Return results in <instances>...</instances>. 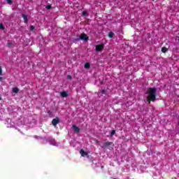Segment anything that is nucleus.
<instances>
[{
  "instance_id": "ddd939ff",
  "label": "nucleus",
  "mask_w": 179,
  "mask_h": 179,
  "mask_svg": "<svg viewBox=\"0 0 179 179\" xmlns=\"http://www.w3.org/2000/svg\"><path fill=\"white\" fill-rule=\"evenodd\" d=\"M108 37L109 38H113V37H114V33L113 31L109 32Z\"/></svg>"
},
{
  "instance_id": "f257e3e1",
  "label": "nucleus",
  "mask_w": 179,
  "mask_h": 179,
  "mask_svg": "<svg viewBox=\"0 0 179 179\" xmlns=\"http://www.w3.org/2000/svg\"><path fill=\"white\" fill-rule=\"evenodd\" d=\"M156 93H157V89L156 87H150L147 90V101L148 104H150V102L156 101Z\"/></svg>"
},
{
  "instance_id": "aec40b11",
  "label": "nucleus",
  "mask_w": 179,
  "mask_h": 179,
  "mask_svg": "<svg viewBox=\"0 0 179 179\" xmlns=\"http://www.w3.org/2000/svg\"><path fill=\"white\" fill-rule=\"evenodd\" d=\"M83 16H87V12L83 11Z\"/></svg>"
},
{
  "instance_id": "b1692460",
  "label": "nucleus",
  "mask_w": 179,
  "mask_h": 179,
  "mask_svg": "<svg viewBox=\"0 0 179 179\" xmlns=\"http://www.w3.org/2000/svg\"><path fill=\"white\" fill-rule=\"evenodd\" d=\"M48 114H49V115H51V114H52V112H51V110H48Z\"/></svg>"
},
{
  "instance_id": "dca6fc26",
  "label": "nucleus",
  "mask_w": 179,
  "mask_h": 179,
  "mask_svg": "<svg viewBox=\"0 0 179 179\" xmlns=\"http://www.w3.org/2000/svg\"><path fill=\"white\" fill-rule=\"evenodd\" d=\"M0 29H1L2 30H5V27L3 26V23L0 24Z\"/></svg>"
},
{
  "instance_id": "f3484780",
  "label": "nucleus",
  "mask_w": 179,
  "mask_h": 179,
  "mask_svg": "<svg viewBox=\"0 0 179 179\" xmlns=\"http://www.w3.org/2000/svg\"><path fill=\"white\" fill-rule=\"evenodd\" d=\"M52 6H51V5H48L46 6V9H48V10H50V9H52Z\"/></svg>"
},
{
  "instance_id": "412c9836",
  "label": "nucleus",
  "mask_w": 179,
  "mask_h": 179,
  "mask_svg": "<svg viewBox=\"0 0 179 179\" xmlns=\"http://www.w3.org/2000/svg\"><path fill=\"white\" fill-rule=\"evenodd\" d=\"M67 79H69L70 80H72V76L68 75L67 76Z\"/></svg>"
},
{
  "instance_id": "7ed1b4c3",
  "label": "nucleus",
  "mask_w": 179,
  "mask_h": 179,
  "mask_svg": "<svg viewBox=\"0 0 179 179\" xmlns=\"http://www.w3.org/2000/svg\"><path fill=\"white\" fill-rule=\"evenodd\" d=\"M103 50H104V45L99 44V45H95V51H96V52H100L101 51H103Z\"/></svg>"
},
{
  "instance_id": "6e6552de",
  "label": "nucleus",
  "mask_w": 179,
  "mask_h": 179,
  "mask_svg": "<svg viewBox=\"0 0 179 179\" xmlns=\"http://www.w3.org/2000/svg\"><path fill=\"white\" fill-rule=\"evenodd\" d=\"M111 145H113V143H112V142H110V141L105 142V143H103V148H108V146H111Z\"/></svg>"
},
{
  "instance_id": "9b49d317",
  "label": "nucleus",
  "mask_w": 179,
  "mask_h": 179,
  "mask_svg": "<svg viewBox=\"0 0 179 179\" xmlns=\"http://www.w3.org/2000/svg\"><path fill=\"white\" fill-rule=\"evenodd\" d=\"M84 68H85V69H89V68H90V63H85Z\"/></svg>"
},
{
  "instance_id": "423d86ee",
  "label": "nucleus",
  "mask_w": 179,
  "mask_h": 179,
  "mask_svg": "<svg viewBox=\"0 0 179 179\" xmlns=\"http://www.w3.org/2000/svg\"><path fill=\"white\" fill-rule=\"evenodd\" d=\"M80 154L81 155L82 157H85V156H87V157H89V154L87 152L85 151L84 149H81L80 150Z\"/></svg>"
},
{
  "instance_id": "5701e85b",
  "label": "nucleus",
  "mask_w": 179,
  "mask_h": 179,
  "mask_svg": "<svg viewBox=\"0 0 179 179\" xmlns=\"http://www.w3.org/2000/svg\"><path fill=\"white\" fill-rule=\"evenodd\" d=\"M2 76V67L0 66V76Z\"/></svg>"
},
{
  "instance_id": "a211bd4d",
  "label": "nucleus",
  "mask_w": 179,
  "mask_h": 179,
  "mask_svg": "<svg viewBox=\"0 0 179 179\" xmlns=\"http://www.w3.org/2000/svg\"><path fill=\"white\" fill-rule=\"evenodd\" d=\"M34 29H36V27L33 26V25H31L30 26V30L31 31H33V30H34Z\"/></svg>"
},
{
  "instance_id": "6ab92c4d",
  "label": "nucleus",
  "mask_w": 179,
  "mask_h": 179,
  "mask_svg": "<svg viewBox=\"0 0 179 179\" xmlns=\"http://www.w3.org/2000/svg\"><path fill=\"white\" fill-rule=\"evenodd\" d=\"M6 2L8 5H12V0H6Z\"/></svg>"
},
{
  "instance_id": "1a4fd4ad",
  "label": "nucleus",
  "mask_w": 179,
  "mask_h": 179,
  "mask_svg": "<svg viewBox=\"0 0 179 179\" xmlns=\"http://www.w3.org/2000/svg\"><path fill=\"white\" fill-rule=\"evenodd\" d=\"M61 97H68V92L63 91L60 93Z\"/></svg>"
},
{
  "instance_id": "20e7f679",
  "label": "nucleus",
  "mask_w": 179,
  "mask_h": 179,
  "mask_svg": "<svg viewBox=\"0 0 179 179\" xmlns=\"http://www.w3.org/2000/svg\"><path fill=\"white\" fill-rule=\"evenodd\" d=\"M52 124L53 127H57V124H59V117H56L55 119L52 120Z\"/></svg>"
},
{
  "instance_id": "f8f14e48",
  "label": "nucleus",
  "mask_w": 179,
  "mask_h": 179,
  "mask_svg": "<svg viewBox=\"0 0 179 179\" xmlns=\"http://www.w3.org/2000/svg\"><path fill=\"white\" fill-rule=\"evenodd\" d=\"M13 93H19V88H17V87H13Z\"/></svg>"
},
{
  "instance_id": "4468645a",
  "label": "nucleus",
  "mask_w": 179,
  "mask_h": 179,
  "mask_svg": "<svg viewBox=\"0 0 179 179\" xmlns=\"http://www.w3.org/2000/svg\"><path fill=\"white\" fill-rule=\"evenodd\" d=\"M114 135H115V130H112L110 136L111 138H113V136H114Z\"/></svg>"
},
{
  "instance_id": "39448f33",
  "label": "nucleus",
  "mask_w": 179,
  "mask_h": 179,
  "mask_svg": "<svg viewBox=\"0 0 179 179\" xmlns=\"http://www.w3.org/2000/svg\"><path fill=\"white\" fill-rule=\"evenodd\" d=\"M71 128H72L73 132H75V134L80 133V129L79 127H78L76 125L73 124Z\"/></svg>"
},
{
  "instance_id": "4be33fe9",
  "label": "nucleus",
  "mask_w": 179,
  "mask_h": 179,
  "mask_svg": "<svg viewBox=\"0 0 179 179\" xmlns=\"http://www.w3.org/2000/svg\"><path fill=\"white\" fill-rule=\"evenodd\" d=\"M101 93H102V94H106V90H102Z\"/></svg>"
},
{
  "instance_id": "2eb2a0df",
  "label": "nucleus",
  "mask_w": 179,
  "mask_h": 179,
  "mask_svg": "<svg viewBox=\"0 0 179 179\" xmlns=\"http://www.w3.org/2000/svg\"><path fill=\"white\" fill-rule=\"evenodd\" d=\"M13 43L12 42H8L7 43V47H13Z\"/></svg>"
},
{
  "instance_id": "0eeeda50",
  "label": "nucleus",
  "mask_w": 179,
  "mask_h": 179,
  "mask_svg": "<svg viewBox=\"0 0 179 179\" xmlns=\"http://www.w3.org/2000/svg\"><path fill=\"white\" fill-rule=\"evenodd\" d=\"M22 17H23V19H24V23L27 24V23H29V20L27 19V15L22 13Z\"/></svg>"
},
{
  "instance_id": "9d476101",
  "label": "nucleus",
  "mask_w": 179,
  "mask_h": 179,
  "mask_svg": "<svg viewBox=\"0 0 179 179\" xmlns=\"http://www.w3.org/2000/svg\"><path fill=\"white\" fill-rule=\"evenodd\" d=\"M167 51H168L167 48L163 47V48H162V52H163L164 54H166V52H167Z\"/></svg>"
},
{
  "instance_id": "f03ea898",
  "label": "nucleus",
  "mask_w": 179,
  "mask_h": 179,
  "mask_svg": "<svg viewBox=\"0 0 179 179\" xmlns=\"http://www.w3.org/2000/svg\"><path fill=\"white\" fill-rule=\"evenodd\" d=\"M80 40L84 41H89V36L85 33H83L80 35L79 38H77L76 39V41H80Z\"/></svg>"
},
{
  "instance_id": "393cba45",
  "label": "nucleus",
  "mask_w": 179,
  "mask_h": 179,
  "mask_svg": "<svg viewBox=\"0 0 179 179\" xmlns=\"http://www.w3.org/2000/svg\"><path fill=\"white\" fill-rule=\"evenodd\" d=\"M3 80V78L0 77V81L2 82Z\"/></svg>"
},
{
  "instance_id": "a878e982",
  "label": "nucleus",
  "mask_w": 179,
  "mask_h": 179,
  "mask_svg": "<svg viewBox=\"0 0 179 179\" xmlns=\"http://www.w3.org/2000/svg\"><path fill=\"white\" fill-rule=\"evenodd\" d=\"M113 179H116V178H113Z\"/></svg>"
}]
</instances>
